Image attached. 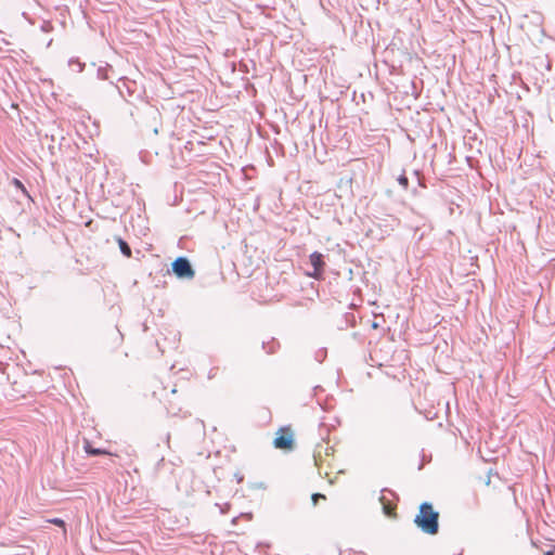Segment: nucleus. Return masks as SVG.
Wrapping results in <instances>:
<instances>
[{
  "label": "nucleus",
  "instance_id": "nucleus-16",
  "mask_svg": "<svg viewBox=\"0 0 555 555\" xmlns=\"http://www.w3.org/2000/svg\"><path fill=\"white\" fill-rule=\"evenodd\" d=\"M104 72H105V69H103V68H99V69H98V76H99L100 78H102V79H105V78H106V76L104 75Z\"/></svg>",
  "mask_w": 555,
  "mask_h": 555
},
{
  "label": "nucleus",
  "instance_id": "nucleus-1",
  "mask_svg": "<svg viewBox=\"0 0 555 555\" xmlns=\"http://www.w3.org/2000/svg\"><path fill=\"white\" fill-rule=\"evenodd\" d=\"M439 513L434 511L431 503L423 502L414 522L427 534H436L439 530Z\"/></svg>",
  "mask_w": 555,
  "mask_h": 555
},
{
  "label": "nucleus",
  "instance_id": "nucleus-5",
  "mask_svg": "<svg viewBox=\"0 0 555 555\" xmlns=\"http://www.w3.org/2000/svg\"><path fill=\"white\" fill-rule=\"evenodd\" d=\"M279 436L274 439L273 444L276 449H291L294 442L293 433L289 428L279 431Z\"/></svg>",
  "mask_w": 555,
  "mask_h": 555
},
{
  "label": "nucleus",
  "instance_id": "nucleus-8",
  "mask_svg": "<svg viewBox=\"0 0 555 555\" xmlns=\"http://www.w3.org/2000/svg\"><path fill=\"white\" fill-rule=\"evenodd\" d=\"M229 475L232 476L231 479H227L225 477H223L222 479L218 476V480L219 481H229V482H233L234 480L236 481V483H241L243 482L244 480V477L243 475H240L238 473H234L232 472V469L229 472Z\"/></svg>",
  "mask_w": 555,
  "mask_h": 555
},
{
  "label": "nucleus",
  "instance_id": "nucleus-4",
  "mask_svg": "<svg viewBox=\"0 0 555 555\" xmlns=\"http://www.w3.org/2000/svg\"><path fill=\"white\" fill-rule=\"evenodd\" d=\"M310 263L313 267V271L311 273H308L309 276L313 279H321L323 276L324 272V261H323V255L319 251H314L310 255Z\"/></svg>",
  "mask_w": 555,
  "mask_h": 555
},
{
  "label": "nucleus",
  "instance_id": "nucleus-2",
  "mask_svg": "<svg viewBox=\"0 0 555 555\" xmlns=\"http://www.w3.org/2000/svg\"><path fill=\"white\" fill-rule=\"evenodd\" d=\"M171 270L178 279L192 280L195 276V270L186 257H178L171 263Z\"/></svg>",
  "mask_w": 555,
  "mask_h": 555
},
{
  "label": "nucleus",
  "instance_id": "nucleus-11",
  "mask_svg": "<svg viewBox=\"0 0 555 555\" xmlns=\"http://www.w3.org/2000/svg\"><path fill=\"white\" fill-rule=\"evenodd\" d=\"M398 183L403 188L406 189L409 185V179L405 176V173H402L398 177Z\"/></svg>",
  "mask_w": 555,
  "mask_h": 555
},
{
  "label": "nucleus",
  "instance_id": "nucleus-13",
  "mask_svg": "<svg viewBox=\"0 0 555 555\" xmlns=\"http://www.w3.org/2000/svg\"><path fill=\"white\" fill-rule=\"evenodd\" d=\"M431 460V456L429 455L428 457L426 456L424 450L422 451V463L421 465L418 466V469H422L423 466H424V463L425 462H429Z\"/></svg>",
  "mask_w": 555,
  "mask_h": 555
},
{
  "label": "nucleus",
  "instance_id": "nucleus-10",
  "mask_svg": "<svg viewBox=\"0 0 555 555\" xmlns=\"http://www.w3.org/2000/svg\"><path fill=\"white\" fill-rule=\"evenodd\" d=\"M278 346H279V343L275 341L274 339H272V341H270V343L262 344V347L267 351V353H273Z\"/></svg>",
  "mask_w": 555,
  "mask_h": 555
},
{
  "label": "nucleus",
  "instance_id": "nucleus-15",
  "mask_svg": "<svg viewBox=\"0 0 555 555\" xmlns=\"http://www.w3.org/2000/svg\"><path fill=\"white\" fill-rule=\"evenodd\" d=\"M41 28L43 31H50L52 29V25L50 23H44Z\"/></svg>",
  "mask_w": 555,
  "mask_h": 555
},
{
  "label": "nucleus",
  "instance_id": "nucleus-3",
  "mask_svg": "<svg viewBox=\"0 0 555 555\" xmlns=\"http://www.w3.org/2000/svg\"><path fill=\"white\" fill-rule=\"evenodd\" d=\"M379 503L382 504L383 512L386 516H395L397 500L396 493L390 488H382L378 496Z\"/></svg>",
  "mask_w": 555,
  "mask_h": 555
},
{
  "label": "nucleus",
  "instance_id": "nucleus-20",
  "mask_svg": "<svg viewBox=\"0 0 555 555\" xmlns=\"http://www.w3.org/2000/svg\"><path fill=\"white\" fill-rule=\"evenodd\" d=\"M15 183H16L18 186L23 188V185H22L21 181H18V180H16V179H15Z\"/></svg>",
  "mask_w": 555,
  "mask_h": 555
},
{
  "label": "nucleus",
  "instance_id": "nucleus-7",
  "mask_svg": "<svg viewBox=\"0 0 555 555\" xmlns=\"http://www.w3.org/2000/svg\"><path fill=\"white\" fill-rule=\"evenodd\" d=\"M116 241L118 243L121 254L128 258L131 257V248L129 244L119 236L116 238Z\"/></svg>",
  "mask_w": 555,
  "mask_h": 555
},
{
  "label": "nucleus",
  "instance_id": "nucleus-17",
  "mask_svg": "<svg viewBox=\"0 0 555 555\" xmlns=\"http://www.w3.org/2000/svg\"><path fill=\"white\" fill-rule=\"evenodd\" d=\"M230 503H224L223 506L220 507L221 513L224 514L227 512V508H230Z\"/></svg>",
  "mask_w": 555,
  "mask_h": 555
},
{
  "label": "nucleus",
  "instance_id": "nucleus-21",
  "mask_svg": "<svg viewBox=\"0 0 555 555\" xmlns=\"http://www.w3.org/2000/svg\"><path fill=\"white\" fill-rule=\"evenodd\" d=\"M544 555H553V553L548 551Z\"/></svg>",
  "mask_w": 555,
  "mask_h": 555
},
{
  "label": "nucleus",
  "instance_id": "nucleus-6",
  "mask_svg": "<svg viewBox=\"0 0 555 555\" xmlns=\"http://www.w3.org/2000/svg\"><path fill=\"white\" fill-rule=\"evenodd\" d=\"M85 450L89 455L93 456L107 454V452L103 449L93 448L88 440L85 441Z\"/></svg>",
  "mask_w": 555,
  "mask_h": 555
},
{
  "label": "nucleus",
  "instance_id": "nucleus-9",
  "mask_svg": "<svg viewBox=\"0 0 555 555\" xmlns=\"http://www.w3.org/2000/svg\"><path fill=\"white\" fill-rule=\"evenodd\" d=\"M68 65L77 73H81L85 68V63H81L78 59H70Z\"/></svg>",
  "mask_w": 555,
  "mask_h": 555
},
{
  "label": "nucleus",
  "instance_id": "nucleus-18",
  "mask_svg": "<svg viewBox=\"0 0 555 555\" xmlns=\"http://www.w3.org/2000/svg\"><path fill=\"white\" fill-rule=\"evenodd\" d=\"M491 473H492V469H489L487 479L485 480L486 485H489L491 482V478H490Z\"/></svg>",
  "mask_w": 555,
  "mask_h": 555
},
{
  "label": "nucleus",
  "instance_id": "nucleus-12",
  "mask_svg": "<svg viewBox=\"0 0 555 555\" xmlns=\"http://www.w3.org/2000/svg\"><path fill=\"white\" fill-rule=\"evenodd\" d=\"M49 522L57 526V527H62V528H65V521L61 518H53V519H50Z\"/></svg>",
  "mask_w": 555,
  "mask_h": 555
},
{
  "label": "nucleus",
  "instance_id": "nucleus-14",
  "mask_svg": "<svg viewBox=\"0 0 555 555\" xmlns=\"http://www.w3.org/2000/svg\"><path fill=\"white\" fill-rule=\"evenodd\" d=\"M311 499H312V502H313V505H317L318 504V501L320 499H325V496L321 493H314L311 495Z\"/></svg>",
  "mask_w": 555,
  "mask_h": 555
},
{
  "label": "nucleus",
  "instance_id": "nucleus-19",
  "mask_svg": "<svg viewBox=\"0 0 555 555\" xmlns=\"http://www.w3.org/2000/svg\"><path fill=\"white\" fill-rule=\"evenodd\" d=\"M219 472H222L223 473V468H218L215 470V474L218 475Z\"/></svg>",
  "mask_w": 555,
  "mask_h": 555
}]
</instances>
